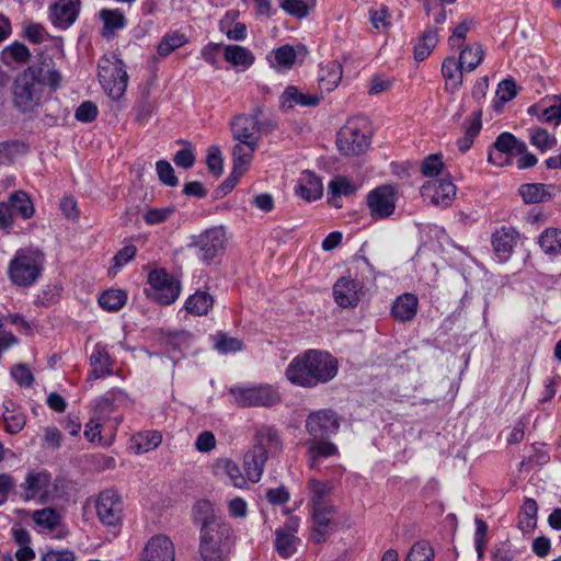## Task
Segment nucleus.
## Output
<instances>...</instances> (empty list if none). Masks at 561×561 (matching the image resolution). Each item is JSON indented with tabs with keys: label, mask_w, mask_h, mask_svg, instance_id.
<instances>
[{
	"label": "nucleus",
	"mask_w": 561,
	"mask_h": 561,
	"mask_svg": "<svg viewBox=\"0 0 561 561\" xmlns=\"http://www.w3.org/2000/svg\"><path fill=\"white\" fill-rule=\"evenodd\" d=\"M62 83V75L51 59L18 72L12 85L13 107L21 114H33Z\"/></svg>",
	"instance_id": "nucleus-1"
},
{
	"label": "nucleus",
	"mask_w": 561,
	"mask_h": 561,
	"mask_svg": "<svg viewBox=\"0 0 561 561\" xmlns=\"http://www.w3.org/2000/svg\"><path fill=\"white\" fill-rule=\"evenodd\" d=\"M337 374V360L328 352L309 350L295 357L285 370L286 378L296 386L313 388L332 380Z\"/></svg>",
	"instance_id": "nucleus-2"
},
{
	"label": "nucleus",
	"mask_w": 561,
	"mask_h": 561,
	"mask_svg": "<svg viewBox=\"0 0 561 561\" xmlns=\"http://www.w3.org/2000/svg\"><path fill=\"white\" fill-rule=\"evenodd\" d=\"M20 490L24 501L41 505L55 503L66 494L65 482L53 478L45 469L28 470L20 483Z\"/></svg>",
	"instance_id": "nucleus-3"
},
{
	"label": "nucleus",
	"mask_w": 561,
	"mask_h": 561,
	"mask_svg": "<svg viewBox=\"0 0 561 561\" xmlns=\"http://www.w3.org/2000/svg\"><path fill=\"white\" fill-rule=\"evenodd\" d=\"M236 543V534L228 523L208 524L199 530V561H225Z\"/></svg>",
	"instance_id": "nucleus-4"
},
{
	"label": "nucleus",
	"mask_w": 561,
	"mask_h": 561,
	"mask_svg": "<svg viewBox=\"0 0 561 561\" xmlns=\"http://www.w3.org/2000/svg\"><path fill=\"white\" fill-rule=\"evenodd\" d=\"M44 254L36 249H19L8 265V276L19 287H30L41 277Z\"/></svg>",
	"instance_id": "nucleus-5"
},
{
	"label": "nucleus",
	"mask_w": 561,
	"mask_h": 561,
	"mask_svg": "<svg viewBox=\"0 0 561 561\" xmlns=\"http://www.w3.org/2000/svg\"><path fill=\"white\" fill-rule=\"evenodd\" d=\"M99 81L105 93L113 100H119L126 92L128 75L125 65L115 54L104 55L98 64Z\"/></svg>",
	"instance_id": "nucleus-6"
},
{
	"label": "nucleus",
	"mask_w": 561,
	"mask_h": 561,
	"mask_svg": "<svg viewBox=\"0 0 561 561\" xmlns=\"http://www.w3.org/2000/svg\"><path fill=\"white\" fill-rule=\"evenodd\" d=\"M226 243L225 228L216 226L194 236L188 247L194 250L196 257L201 262L209 264L224 254Z\"/></svg>",
	"instance_id": "nucleus-7"
},
{
	"label": "nucleus",
	"mask_w": 561,
	"mask_h": 561,
	"mask_svg": "<svg viewBox=\"0 0 561 561\" xmlns=\"http://www.w3.org/2000/svg\"><path fill=\"white\" fill-rule=\"evenodd\" d=\"M232 403L241 408L271 407L280 401L278 390L271 385L234 386L229 389Z\"/></svg>",
	"instance_id": "nucleus-8"
},
{
	"label": "nucleus",
	"mask_w": 561,
	"mask_h": 561,
	"mask_svg": "<svg viewBox=\"0 0 561 561\" xmlns=\"http://www.w3.org/2000/svg\"><path fill=\"white\" fill-rule=\"evenodd\" d=\"M399 199L398 190L393 185H380L366 196V206L374 220H383L394 214Z\"/></svg>",
	"instance_id": "nucleus-9"
},
{
	"label": "nucleus",
	"mask_w": 561,
	"mask_h": 561,
	"mask_svg": "<svg viewBox=\"0 0 561 561\" xmlns=\"http://www.w3.org/2000/svg\"><path fill=\"white\" fill-rule=\"evenodd\" d=\"M262 108L256 107L252 114H239L230 122V131L234 141H254L262 139L263 124L261 122Z\"/></svg>",
	"instance_id": "nucleus-10"
},
{
	"label": "nucleus",
	"mask_w": 561,
	"mask_h": 561,
	"mask_svg": "<svg viewBox=\"0 0 561 561\" xmlns=\"http://www.w3.org/2000/svg\"><path fill=\"white\" fill-rule=\"evenodd\" d=\"M526 144L517 139L513 134L504 131L497 136L489 151L488 160L491 164L503 167L512 163L516 152H524Z\"/></svg>",
	"instance_id": "nucleus-11"
},
{
	"label": "nucleus",
	"mask_w": 561,
	"mask_h": 561,
	"mask_svg": "<svg viewBox=\"0 0 561 561\" xmlns=\"http://www.w3.org/2000/svg\"><path fill=\"white\" fill-rule=\"evenodd\" d=\"M369 136L360 130L355 122H348L337 134V149L345 156H358L369 147Z\"/></svg>",
	"instance_id": "nucleus-12"
},
{
	"label": "nucleus",
	"mask_w": 561,
	"mask_h": 561,
	"mask_svg": "<svg viewBox=\"0 0 561 561\" xmlns=\"http://www.w3.org/2000/svg\"><path fill=\"white\" fill-rule=\"evenodd\" d=\"M305 427L313 438H325L337 433L340 420L333 410L320 409L307 416Z\"/></svg>",
	"instance_id": "nucleus-13"
},
{
	"label": "nucleus",
	"mask_w": 561,
	"mask_h": 561,
	"mask_svg": "<svg viewBox=\"0 0 561 561\" xmlns=\"http://www.w3.org/2000/svg\"><path fill=\"white\" fill-rule=\"evenodd\" d=\"M81 0H54L47 8L48 20L58 30H68L79 18Z\"/></svg>",
	"instance_id": "nucleus-14"
},
{
	"label": "nucleus",
	"mask_w": 561,
	"mask_h": 561,
	"mask_svg": "<svg viewBox=\"0 0 561 561\" xmlns=\"http://www.w3.org/2000/svg\"><path fill=\"white\" fill-rule=\"evenodd\" d=\"M148 283L154 291V299L161 305H171L180 296L181 286L163 270H154L148 275Z\"/></svg>",
	"instance_id": "nucleus-15"
},
{
	"label": "nucleus",
	"mask_w": 561,
	"mask_h": 561,
	"mask_svg": "<svg viewBox=\"0 0 561 561\" xmlns=\"http://www.w3.org/2000/svg\"><path fill=\"white\" fill-rule=\"evenodd\" d=\"M299 528V518L290 517L275 529V550L283 559H288L297 552L300 539L296 536Z\"/></svg>",
	"instance_id": "nucleus-16"
},
{
	"label": "nucleus",
	"mask_w": 561,
	"mask_h": 561,
	"mask_svg": "<svg viewBox=\"0 0 561 561\" xmlns=\"http://www.w3.org/2000/svg\"><path fill=\"white\" fill-rule=\"evenodd\" d=\"M95 511L103 525L116 526L122 520L123 503L113 491H104L96 499Z\"/></svg>",
	"instance_id": "nucleus-17"
},
{
	"label": "nucleus",
	"mask_w": 561,
	"mask_h": 561,
	"mask_svg": "<svg viewBox=\"0 0 561 561\" xmlns=\"http://www.w3.org/2000/svg\"><path fill=\"white\" fill-rule=\"evenodd\" d=\"M456 192V185L450 180H430L421 188L423 198L439 207L450 206Z\"/></svg>",
	"instance_id": "nucleus-18"
},
{
	"label": "nucleus",
	"mask_w": 561,
	"mask_h": 561,
	"mask_svg": "<svg viewBox=\"0 0 561 561\" xmlns=\"http://www.w3.org/2000/svg\"><path fill=\"white\" fill-rule=\"evenodd\" d=\"M363 288L359 280L351 276H343L333 286L334 301L342 308H354L363 297Z\"/></svg>",
	"instance_id": "nucleus-19"
},
{
	"label": "nucleus",
	"mask_w": 561,
	"mask_h": 561,
	"mask_svg": "<svg viewBox=\"0 0 561 561\" xmlns=\"http://www.w3.org/2000/svg\"><path fill=\"white\" fill-rule=\"evenodd\" d=\"M139 561H175V547L165 535L152 536L144 546Z\"/></svg>",
	"instance_id": "nucleus-20"
},
{
	"label": "nucleus",
	"mask_w": 561,
	"mask_h": 561,
	"mask_svg": "<svg viewBox=\"0 0 561 561\" xmlns=\"http://www.w3.org/2000/svg\"><path fill=\"white\" fill-rule=\"evenodd\" d=\"M323 96L318 93H308L295 85H287L278 98V106L282 111L293 110L295 106H318Z\"/></svg>",
	"instance_id": "nucleus-21"
},
{
	"label": "nucleus",
	"mask_w": 561,
	"mask_h": 561,
	"mask_svg": "<svg viewBox=\"0 0 561 561\" xmlns=\"http://www.w3.org/2000/svg\"><path fill=\"white\" fill-rule=\"evenodd\" d=\"M519 238L518 231L513 227L503 226L492 234V247L500 263L506 262Z\"/></svg>",
	"instance_id": "nucleus-22"
},
{
	"label": "nucleus",
	"mask_w": 561,
	"mask_h": 561,
	"mask_svg": "<svg viewBox=\"0 0 561 561\" xmlns=\"http://www.w3.org/2000/svg\"><path fill=\"white\" fill-rule=\"evenodd\" d=\"M89 363L91 369L87 377V381H93L105 378L113 374L114 359L108 354L106 345L96 343L90 355Z\"/></svg>",
	"instance_id": "nucleus-23"
},
{
	"label": "nucleus",
	"mask_w": 561,
	"mask_h": 561,
	"mask_svg": "<svg viewBox=\"0 0 561 561\" xmlns=\"http://www.w3.org/2000/svg\"><path fill=\"white\" fill-rule=\"evenodd\" d=\"M295 194L306 202L321 198L323 194L322 180L311 171L301 172L295 185Z\"/></svg>",
	"instance_id": "nucleus-24"
},
{
	"label": "nucleus",
	"mask_w": 561,
	"mask_h": 561,
	"mask_svg": "<svg viewBox=\"0 0 561 561\" xmlns=\"http://www.w3.org/2000/svg\"><path fill=\"white\" fill-rule=\"evenodd\" d=\"M214 473L238 489H243L248 484L247 474H243L239 466L228 458L218 459L214 463Z\"/></svg>",
	"instance_id": "nucleus-25"
},
{
	"label": "nucleus",
	"mask_w": 561,
	"mask_h": 561,
	"mask_svg": "<svg viewBox=\"0 0 561 561\" xmlns=\"http://www.w3.org/2000/svg\"><path fill=\"white\" fill-rule=\"evenodd\" d=\"M260 144L254 141H236L232 149V168H234L236 174H244L253 160L254 152L259 148Z\"/></svg>",
	"instance_id": "nucleus-26"
},
{
	"label": "nucleus",
	"mask_w": 561,
	"mask_h": 561,
	"mask_svg": "<svg viewBox=\"0 0 561 561\" xmlns=\"http://www.w3.org/2000/svg\"><path fill=\"white\" fill-rule=\"evenodd\" d=\"M307 445V461L311 469L319 466L321 458H328L339 455V449L332 442L324 440V438H313L306 443Z\"/></svg>",
	"instance_id": "nucleus-27"
},
{
	"label": "nucleus",
	"mask_w": 561,
	"mask_h": 561,
	"mask_svg": "<svg viewBox=\"0 0 561 561\" xmlns=\"http://www.w3.org/2000/svg\"><path fill=\"white\" fill-rule=\"evenodd\" d=\"M267 457L264 448L255 447L244 455L243 465L248 481L252 483L260 481Z\"/></svg>",
	"instance_id": "nucleus-28"
},
{
	"label": "nucleus",
	"mask_w": 561,
	"mask_h": 561,
	"mask_svg": "<svg viewBox=\"0 0 561 561\" xmlns=\"http://www.w3.org/2000/svg\"><path fill=\"white\" fill-rule=\"evenodd\" d=\"M419 310V299L416 295L404 293L396 298L391 307V313L394 319L407 322L414 319Z\"/></svg>",
	"instance_id": "nucleus-29"
},
{
	"label": "nucleus",
	"mask_w": 561,
	"mask_h": 561,
	"mask_svg": "<svg viewBox=\"0 0 561 561\" xmlns=\"http://www.w3.org/2000/svg\"><path fill=\"white\" fill-rule=\"evenodd\" d=\"M463 67L458 59L450 56L444 59L442 64V75L445 79V89L450 93H455L463 83Z\"/></svg>",
	"instance_id": "nucleus-30"
},
{
	"label": "nucleus",
	"mask_w": 561,
	"mask_h": 561,
	"mask_svg": "<svg viewBox=\"0 0 561 561\" xmlns=\"http://www.w3.org/2000/svg\"><path fill=\"white\" fill-rule=\"evenodd\" d=\"M128 403V394L122 389L114 388L96 400L95 414L106 416L117 408L127 405Z\"/></svg>",
	"instance_id": "nucleus-31"
},
{
	"label": "nucleus",
	"mask_w": 561,
	"mask_h": 561,
	"mask_svg": "<svg viewBox=\"0 0 561 561\" xmlns=\"http://www.w3.org/2000/svg\"><path fill=\"white\" fill-rule=\"evenodd\" d=\"M224 58L234 68L249 69L255 61L253 53L240 45L224 46Z\"/></svg>",
	"instance_id": "nucleus-32"
},
{
	"label": "nucleus",
	"mask_w": 561,
	"mask_h": 561,
	"mask_svg": "<svg viewBox=\"0 0 561 561\" xmlns=\"http://www.w3.org/2000/svg\"><path fill=\"white\" fill-rule=\"evenodd\" d=\"M343 75L342 65L332 60L322 65L319 70V88L324 92L333 91L340 83Z\"/></svg>",
	"instance_id": "nucleus-33"
},
{
	"label": "nucleus",
	"mask_w": 561,
	"mask_h": 561,
	"mask_svg": "<svg viewBox=\"0 0 561 561\" xmlns=\"http://www.w3.org/2000/svg\"><path fill=\"white\" fill-rule=\"evenodd\" d=\"M188 43V37L181 31H169L160 38L157 45V57L164 59L176 49Z\"/></svg>",
	"instance_id": "nucleus-34"
},
{
	"label": "nucleus",
	"mask_w": 561,
	"mask_h": 561,
	"mask_svg": "<svg viewBox=\"0 0 561 561\" xmlns=\"http://www.w3.org/2000/svg\"><path fill=\"white\" fill-rule=\"evenodd\" d=\"M297 60V53L290 45H283L273 49L267 56L270 66L277 71H287L294 67Z\"/></svg>",
	"instance_id": "nucleus-35"
},
{
	"label": "nucleus",
	"mask_w": 561,
	"mask_h": 561,
	"mask_svg": "<svg viewBox=\"0 0 561 561\" xmlns=\"http://www.w3.org/2000/svg\"><path fill=\"white\" fill-rule=\"evenodd\" d=\"M31 517L41 533H53L61 523V515L54 507L35 510Z\"/></svg>",
	"instance_id": "nucleus-36"
},
{
	"label": "nucleus",
	"mask_w": 561,
	"mask_h": 561,
	"mask_svg": "<svg viewBox=\"0 0 561 561\" xmlns=\"http://www.w3.org/2000/svg\"><path fill=\"white\" fill-rule=\"evenodd\" d=\"M2 417L4 428L9 434L20 433L26 423V416L22 409L12 401H5L3 404Z\"/></svg>",
	"instance_id": "nucleus-37"
},
{
	"label": "nucleus",
	"mask_w": 561,
	"mask_h": 561,
	"mask_svg": "<svg viewBox=\"0 0 561 561\" xmlns=\"http://www.w3.org/2000/svg\"><path fill=\"white\" fill-rule=\"evenodd\" d=\"M193 517L201 527H205L208 524L215 523H228L224 518L218 516L216 506L206 499L198 500L193 506Z\"/></svg>",
	"instance_id": "nucleus-38"
},
{
	"label": "nucleus",
	"mask_w": 561,
	"mask_h": 561,
	"mask_svg": "<svg viewBox=\"0 0 561 561\" xmlns=\"http://www.w3.org/2000/svg\"><path fill=\"white\" fill-rule=\"evenodd\" d=\"M31 58V51L26 45L14 41L7 45L0 53V60L9 67L25 64Z\"/></svg>",
	"instance_id": "nucleus-39"
},
{
	"label": "nucleus",
	"mask_w": 561,
	"mask_h": 561,
	"mask_svg": "<svg viewBox=\"0 0 561 561\" xmlns=\"http://www.w3.org/2000/svg\"><path fill=\"white\" fill-rule=\"evenodd\" d=\"M214 306V298L210 294L197 290L185 300V310L193 316H206Z\"/></svg>",
	"instance_id": "nucleus-40"
},
{
	"label": "nucleus",
	"mask_w": 561,
	"mask_h": 561,
	"mask_svg": "<svg viewBox=\"0 0 561 561\" xmlns=\"http://www.w3.org/2000/svg\"><path fill=\"white\" fill-rule=\"evenodd\" d=\"M162 442V436L157 431L140 432L131 438V449L136 454H145L157 448Z\"/></svg>",
	"instance_id": "nucleus-41"
},
{
	"label": "nucleus",
	"mask_w": 561,
	"mask_h": 561,
	"mask_svg": "<svg viewBox=\"0 0 561 561\" xmlns=\"http://www.w3.org/2000/svg\"><path fill=\"white\" fill-rule=\"evenodd\" d=\"M518 193L526 204L542 203L551 198L548 186L542 183L523 184L519 186Z\"/></svg>",
	"instance_id": "nucleus-42"
},
{
	"label": "nucleus",
	"mask_w": 561,
	"mask_h": 561,
	"mask_svg": "<svg viewBox=\"0 0 561 561\" xmlns=\"http://www.w3.org/2000/svg\"><path fill=\"white\" fill-rule=\"evenodd\" d=\"M484 50L479 43L465 46L459 54L458 61L468 72L473 71L482 62Z\"/></svg>",
	"instance_id": "nucleus-43"
},
{
	"label": "nucleus",
	"mask_w": 561,
	"mask_h": 561,
	"mask_svg": "<svg viewBox=\"0 0 561 561\" xmlns=\"http://www.w3.org/2000/svg\"><path fill=\"white\" fill-rule=\"evenodd\" d=\"M257 445L255 448H264L266 453L278 451L283 443L279 432L273 426H263L256 433Z\"/></svg>",
	"instance_id": "nucleus-44"
},
{
	"label": "nucleus",
	"mask_w": 561,
	"mask_h": 561,
	"mask_svg": "<svg viewBox=\"0 0 561 561\" xmlns=\"http://www.w3.org/2000/svg\"><path fill=\"white\" fill-rule=\"evenodd\" d=\"M438 43V33L434 28H427L417 38L414 46V58L419 61L426 59Z\"/></svg>",
	"instance_id": "nucleus-45"
},
{
	"label": "nucleus",
	"mask_w": 561,
	"mask_h": 561,
	"mask_svg": "<svg viewBox=\"0 0 561 561\" xmlns=\"http://www.w3.org/2000/svg\"><path fill=\"white\" fill-rule=\"evenodd\" d=\"M540 249L550 256L561 253V230L558 228L545 229L538 239Z\"/></svg>",
	"instance_id": "nucleus-46"
},
{
	"label": "nucleus",
	"mask_w": 561,
	"mask_h": 561,
	"mask_svg": "<svg viewBox=\"0 0 561 561\" xmlns=\"http://www.w3.org/2000/svg\"><path fill=\"white\" fill-rule=\"evenodd\" d=\"M538 505L534 499L527 497L519 512L518 526L523 533H530L537 525Z\"/></svg>",
	"instance_id": "nucleus-47"
},
{
	"label": "nucleus",
	"mask_w": 561,
	"mask_h": 561,
	"mask_svg": "<svg viewBox=\"0 0 561 561\" xmlns=\"http://www.w3.org/2000/svg\"><path fill=\"white\" fill-rule=\"evenodd\" d=\"M99 16L103 22V34H111L126 26V18L119 9H102Z\"/></svg>",
	"instance_id": "nucleus-48"
},
{
	"label": "nucleus",
	"mask_w": 561,
	"mask_h": 561,
	"mask_svg": "<svg viewBox=\"0 0 561 561\" xmlns=\"http://www.w3.org/2000/svg\"><path fill=\"white\" fill-rule=\"evenodd\" d=\"M316 0H280L279 7L288 15L305 19L316 8Z\"/></svg>",
	"instance_id": "nucleus-49"
},
{
	"label": "nucleus",
	"mask_w": 561,
	"mask_h": 561,
	"mask_svg": "<svg viewBox=\"0 0 561 561\" xmlns=\"http://www.w3.org/2000/svg\"><path fill=\"white\" fill-rule=\"evenodd\" d=\"M127 301V294L123 289L111 288L105 290L99 297V305L107 311H117L124 307Z\"/></svg>",
	"instance_id": "nucleus-50"
},
{
	"label": "nucleus",
	"mask_w": 561,
	"mask_h": 561,
	"mask_svg": "<svg viewBox=\"0 0 561 561\" xmlns=\"http://www.w3.org/2000/svg\"><path fill=\"white\" fill-rule=\"evenodd\" d=\"M12 211L14 210L18 215H20L23 219H28L34 215L33 204L23 191L13 192L8 199Z\"/></svg>",
	"instance_id": "nucleus-51"
},
{
	"label": "nucleus",
	"mask_w": 561,
	"mask_h": 561,
	"mask_svg": "<svg viewBox=\"0 0 561 561\" xmlns=\"http://www.w3.org/2000/svg\"><path fill=\"white\" fill-rule=\"evenodd\" d=\"M26 151V146L16 140L0 142V164H11L16 158Z\"/></svg>",
	"instance_id": "nucleus-52"
},
{
	"label": "nucleus",
	"mask_w": 561,
	"mask_h": 561,
	"mask_svg": "<svg viewBox=\"0 0 561 561\" xmlns=\"http://www.w3.org/2000/svg\"><path fill=\"white\" fill-rule=\"evenodd\" d=\"M332 485L327 481L309 479L308 490L310 496V505L325 503L327 497L332 492Z\"/></svg>",
	"instance_id": "nucleus-53"
},
{
	"label": "nucleus",
	"mask_w": 561,
	"mask_h": 561,
	"mask_svg": "<svg viewBox=\"0 0 561 561\" xmlns=\"http://www.w3.org/2000/svg\"><path fill=\"white\" fill-rule=\"evenodd\" d=\"M529 141L541 152H546L557 145V138L545 128H534L529 131Z\"/></svg>",
	"instance_id": "nucleus-54"
},
{
	"label": "nucleus",
	"mask_w": 561,
	"mask_h": 561,
	"mask_svg": "<svg viewBox=\"0 0 561 561\" xmlns=\"http://www.w3.org/2000/svg\"><path fill=\"white\" fill-rule=\"evenodd\" d=\"M517 95V84L513 79L502 80L495 91V107L510 102Z\"/></svg>",
	"instance_id": "nucleus-55"
},
{
	"label": "nucleus",
	"mask_w": 561,
	"mask_h": 561,
	"mask_svg": "<svg viewBox=\"0 0 561 561\" xmlns=\"http://www.w3.org/2000/svg\"><path fill=\"white\" fill-rule=\"evenodd\" d=\"M472 25V20L465 19L455 27H453L451 35L448 37V45L451 49H458L461 47Z\"/></svg>",
	"instance_id": "nucleus-56"
},
{
	"label": "nucleus",
	"mask_w": 561,
	"mask_h": 561,
	"mask_svg": "<svg viewBox=\"0 0 561 561\" xmlns=\"http://www.w3.org/2000/svg\"><path fill=\"white\" fill-rule=\"evenodd\" d=\"M312 517L319 527H327L330 525L333 515L335 514V507L328 502L311 505Z\"/></svg>",
	"instance_id": "nucleus-57"
},
{
	"label": "nucleus",
	"mask_w": 561,
	"mask_h": 561,
	"mask_svg": "<svg viewBox=\"0 0 561 561\" xmlns=\"http://www.w3.org/2000/svg\"><path fill=\"white\" fill-rule=\"evenodd\" d=\"M355 187L351 183V181L345 176H337L332 180L329 184V192L331 194V201H334L336 197L342 195L347 196L354 192ZM335 206H339L334 202H332Z\"/></svg>",
	"instance_id": "nucleus-58"
},
{
	"label": "nucleus",
	"mask_w": 561,
	"mask_h": 561,
	"mask_svg": "<svg viewBox=\"0 0 561 561\" xmlns=\"http://www.w3.org/2000/svg\"><path fill=\"white\" fill-rule=\"evenodd\" d=\"M433 548L426 541H417L411 547L405 561H433Z\"/></svg>",
	"instance_id": "nucleus-59"
},
{
	"label": "nucleus",
	"mask_w": 561,
	"mask_h": 561,
	"mask_svg": "<svg viewBox=\"0 0 561 561\" xmlns=\"http://www.w3.org/2000/svg\"><path fill=\"white\" fill-rule=\"evenodd\" d=\"M174 207L150 208L144 214V220L147 225H159L167 221L173 214Z\"/></svg>",
	"instance_id": "nucleus-60"
},
{
	"label": "nucleus",
	"mask_w": 561,
	"mask_h": 561,
	"mask_svg": "<svg viewBox=\"0 0 561 561\" xmlns=\"http://www.w3.org/2000/svg\"><path fill=\"white\" fill-rule=\"evenodd\" d=\"M99 115L98 106L92 101L82 102L75 112V117L80 123H91Z\"/></svg>",
	"instance_id": "nucleus-61"
},
{
	"label": "nucleus",
	"mask_w": 561,
	"mask_h": 561,
	"mask_svg": "<svg viewBox=\"0 0 561 561\" xmlns=\"http://www.w3.org/2000/svg\"><path fill=\"white\" fill-rule=\"evenodd\" d=\"M206 163H207L209 171L215 176L218 178L222 174L224 159H222L220 148L218 146L209 147L207 158H206Z\"/></svg>",
	"instance_id": "nucleus-62"
},
{
	"label": "nucleus",
	"mask_w": 561,
	"mask_h": 561,
	"mask_svg": "<svg viewBox=\"0 0 561 561\" xmlns=\"http://www.w3.org/2000/svg\"><path fill=\"white\" fill-rule=\"evenodd\" d=\"M105 415L95 414L90 420V422L87 423L85 430H84V436L91 443H102L103 438L101 436L102 426H103V419Z\"/></svg>",
	"instance_id": "nucleus-63"
},
{
	"label": "nucleus",
	"mask_w": 561,
	"mask_h": 561,
	"mask_svg": "<svg viewBox=\"0 0 561 561\" xmlns=\"http://www.w3.org/2000/svg\"><path fill=\"white\" fill-rule=\"evenodd\" d=\"M443 169L444 163L440 156L438 154H431L426 157L421 167L422 174L426 178H434L439 175Z\"/></svg>",
	"instance_id": "nucleus-64"
}]
</instances>
